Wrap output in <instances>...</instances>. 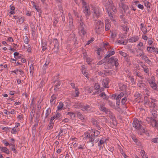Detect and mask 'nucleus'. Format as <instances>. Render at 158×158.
<instances>
[{"instance_id": "obj_1", "label": "nucleus", "mask_w": 158, "mask_h": 158, "mask_svg": "<svg viewBox=\"0 0 158 158\" xmlns=\"http://www.w3.org/2000/svg\"><path fill=\"white\" fill-rule=\"evenodd\" d=\"M59 44L56 39H54L53 41L51 42L49 46L54 54H57L59 52Z\"/></svg>"}, {"instance_id": "obj_2", "label": "nucleus", "mask_w": 158, "mask_h": 158, "mask_svg": "<svg viewBox=\"0 0 158 158\" xmlns=\"http://www.w3.org/2000/svg\"><path fill=\"white\" fill-rule=\"evenodd\" d=\"M133 127L138 130V133L140 135H142L143 133L146 132L145 129L141 125L139 122L134 121L133 123Z\"/></svg>"}, {"instance_id": "obj_3", "label": "nucleus", "mask_w": 158, "mask_h": 158, "mask_svg": "<svg viewBox=\"0 0 158 158\" xmlns=\"http://www.w3.org/2000/svg\"><path fill=\"white\" fill-rule=\"evenodd\" d=\"M79 25L78 26V29L79 34L81 35L84 36L85 33H86L85 31V25L82 22L81 20L79 21Z\"/></svg>"}, {"instance_id": "obj_4", "label": "nucleus", "mask_w": 158, "mask_h": 158, "mask_svg": "<svg viewBox=\"0 0 158 158\" xmlns=\"http://www.w3.org/2000/svg\"><path fill=\"white\" fill-rule=\"evenodd\" d=\"M103 26V23L101 21H97L96 22L95 30L96 33L99 34L102 30Z\"/></svg>"}, {"instance_id": "obj_5", "label": "nucleus", "mask_w": 158, "mask_h": 158, "mask_svg": "<svg viewBox=\"0 0 158 158\" xmlns=\"http://www.w3.org/2000/svg\"><path fill=\"white\" fill-rule=\"evenodd\" d=\"M108 62L112 66H115L116 68L119 65L118 60L114 56L111 57L109 59Z\"/></svg>"}, {"instance_id": "obj_6", "label": "nucleus", "mask_w": 158, "mask_h": 158, "mask_svg": "<svg viewBox=\"0 0 158 158\" xmlns=\"http://www.w3.org/2000/svg\"><path fill=\"white\" fill-rule=\"evenodd\" d=\"M80 2L82 3L83 8L84 10H88L90 9L94 10V8H93L92 6H89L83 0H80Z\"/></svg>"}, {"instance_id": "obj_7", "label": "nucleus", "mask_w": 158, "mask_h": 158, "mask_svg": "<svg viewBox=\"0 0 158 158\" xmlns=\"http://www.w3.org/2000/svg\"><path fill=\"white\" fill-rule=\"evenodd\" d=\"M95 137L94 135L91 134L89 135V141L87 143H89V145L91 147H93L94 145V140Z\"/></svg>"}, {"instance_id": "obj_8", "label": "nucleus", "mask_w": 158, "mask_h": 158, "mask_svg": "<svg viewBox=\"0 0 158 158\" xmlns=\"http://www.w3.org/2000/svg\"><path fill=\"white\" fill-rule=\"evenodd\" d=\"M147 50L148 52H155L156 54H158V48H155L154 46L148 47Z\"/></svg>"}, {"instance_id": "obj_9", "label": "nucleus", "mask_w": 158, "mask_h": 158, "mask_svg": "<svg viewBox=\"0 0 158 158\" xmlns=\"http://www.w3.org/2000/svg\"><path fill=\"white\" fill-rule=\"evenodd\" d=\"M109 82L110 80L108 78L103 79L102 81V84L103 87L105 88H108L109 87Z\"/></svg>"}, {"instance_id": "obj_10", "label": "nucleus", "mask_w": 158, "mask_h": 158, "mask_svg": "<svg viewBox=\"0 0 158 158\" xmlns=\"http://www.w3.org/2000/svg\"><path fill=\"white\" fill-rule=\"evenodd\" d=\"M78 106L81 109L83 110L88 111L91 109V106L89 105L84 106H82L81 104H79V105H78Z\"/></svg>"}, {"instance_id": "obj_11", "label": "nucleus", "mask_w": 158, "mask_h": 158, "mask_svg": "<svg viewBox=\"0 0 158 158\" xmlns=\"http://www.w3.org/2000/svg\"><path fill=\"white\" fill-rule=\"evenodd\" d=\"M112 3V0H108L107 5L106 6V9L107 10L110 9L115 10V9L114 8V7L113 6Z\"/></svg>"}, {"instance_id": "obj_12", "label": "nucleus", "mask_w": 158, "mask_h": 158, "mask_svg": "<svg viewBox=\"0 0 158 158\" xmlns=\"http://www.w3.org/2000/svg\"><path fill=\"white\" fill-rule=\"evenodd\" d=\"M91 122L93 125L97 127L98 130H100L101 127L99 126V123L97 120L94 118H92L91 120Z\"/></svg>"}, {"instance_id": "obj_13", "label": "nucleus", "mask_w": 158, "mask_h": 158, "mask_svg": "<svg viewBox=\"0 0 158 158\" xmlns=\"http://www.w3.org/2000/svg\"><path fill=\"white\" fill-rule=\"evenodd\" d=\"M148 81L150 84L152 88L154 90H156L157 87L156 83L151 79L148 80Z\"/></svg>"}, {"instance_id": "obj_14", "label": "nucleus", "mask_w": 158, "mask_h": 158, "mask_svg": "<svg viewBox=\"0 0 158 158\" xmlns=\"http://www.w3.org/2000/svg\"><path fill=\"white\" fill-rule=\"evenodd\" d=\"M131 137L137 145L140 146L141 145V143L139 140L136 138L135 135L131 134Z\"/></svg>"}, {"instance_id": "obj_15", "label": "nucleus", "mask_w": 158, "mask_h": 158, "mask_svg": "<svg viewBox=\"0 0 158 158\" xmlns=\"http://www.w3.org/2000/svg\"><path fill=\"white\" fill-rule=\"evenodd\" d=\"M109 117L110 118V119L112 121V123L114 125H116L117 124V122L116 121V118L114 115V114L113 113L111 114L109 116Z\"/></svg>"}, {"instance_id": "obj_16", "label": "nucleus", "mask_w": 158, "mask_h": 158, "mask_svg": "<svg viewBox=\"0 0 158 158\" xmlns=\"http://www.w3.org/2000/svg\"><path fill=\"white\" fill-rule=\"evenodd\" d=\"M151 124L153 127H155L156 128L158 127V123L155 119L153 118L152 117L151 118Z\"/></svg>"}, {"instance_id": "obj_17", "label": "nucleus", "mask_w": 158, "mask_h": 158, "mask_svg": "<svg viewBox=\"0 0 158 158\" xmlns=\"http://www.w3.org/2000/svg\"><path fill=\"white\" fill-rule=\"evenodd\" d=\"M56 100V97L55 95L53 94L51 97L50 102L52 105H54Z\"/></svg>"}, {"instance_id": "obj_18", "label": "nucleus", "mask_w": 158, "mask_h": 158, "mask_svg": "<svg viewBox=\"0 0 158 158\" xmlns=\"http://www.w3.org/2000/svg\"><path fill=\"white\" fill-rule=\"evenodd\" d=\"M98 106L99 109L101 111L105 112L108 109L105 107L104 105L102 103H100Z\"/></svg>"}, {"instance_id": "obj_19", "label": "nucleus", "mask_w": 158, "mask_h": 158, "mask_svg": "<svg viewBox=\"0 0 158 158\" xmlns=\"http://www.w3.org/2000/svg\"><path fill=\"white\" fill-rule=\"evenodd\" d=\"M106 139L104 140L103 138L100 140L98 144L99 150H101L102 148V145L104 143L106 142Z\"/></svg>"}, {"instance_id": "obj_20", "label": "nucleus", "mask_w": 158, "mask_h": 158, "mask_svg": "<svg viewBox=\"0 0 158 158\" xmlns=\"http://www.w3.org/2000/svg\"><path fill=\"white\" fill-rule=\"evenodd\" d=\"M121 20L124 22L125 24H124L122 26L123 27V30L124 31H126V32H128V31L129 28L127 27V24H126L127 23V21H125L124 19H122Z\"/></svg>"}, {"instance_id": "obj_21", "label": "nucleus", "mask_w": 158, "mask_h": 158, "mask_svg": "<svg viewBox=\"0 0 158 158\" xmlns=\"http://www.w3.org/2000/svg\"><path fill=\"white\" fill-rule=\"evenodd\" d=\"M54 116L55 117V118L56 119H58L61 120V118H62V115L61 114L59 113V112L56 111L55 114L54 115Z\"/></svg>"}, {"instance_id": "obj_22", "label": "nucleus", "mask_w": 158, "mask_h": 158, "mask_svg": "<svg viewBox=\"0 0 158 158\" xmlns=\"http://www.w3.org/2000/svg\"><path fill=\"white\" fill-rule=\"evenodd\" d=\"M139 38L137 36L132 37L129 39V41L130 42H134L138 41Z\"/></svg>"}, {"instance_id": "obj_23", "label": "nucleus", "mask_w": 158, "mask_h": 158, "mask_svg": "<svg viewBox=\"0 0 158 158\" xmlns=\"http://www.w3.org/2000/svg\"><path fill=\"white\" fill-rule=\"evenodd\" d=\"M14 55L16 59L22 58L23 56L22 55L20 54L19 52H15L14 53Z\"/></svg>"}, {"instance_id": "obj_24", "label": "nucleus", "mask_w": 158, "mask_h": 158, "mask_svg": "<svg viewBox=\"0 0 158 158\" xmlns=\"http://www.w3.org/2000/svg\"><path fill=\"white\" fill-rule=\"evenodd\" d=\"M0 149L2 152H4L6 154H9V151L8 149L6 147H0Z\"/></svg>"}, {"instance_id": "obj_25", "label": "nucleus", "mask_w": 158, "mask_h": 158, "mask_svg": "<svg viewBox=\"0 0 158 158\" xmlns=\"http://www.w3.org/2000/svg\"><path fill=\"white\" fill-rule=\"evenodd\" d=\"M51 112V109L50 108H48L46 110L45 113V119L48 118L49 114Z\"/></svg>"}, {"instance_id": "obj_26", "label": "nucleus", "mask_w": 158, "mask_h": 158, "mask_svg": "<svg viewBox=\"0 0 158 158\" xmlns=\"http://www.w3.org/2000/svg\"><path fill=\"white\" fill-rule=\"evenodd\" d=\"M141 66L143 68L144 72L149 75V69L147 67V66L145 65H141Z\"/></svg>"}, {"instance_id": "obj_27", "label": "nucleus", "mask_w": 158, "mask_h": 158, "mask_svg": "<svg viewBox=\"0 0 158 158\" xmlns=\"http://www.w3.org/2000/svg\"><path fill=\"white\" fill-rule=\"evenodd\" d=\"M75 113L77 114V117H78L79 118L81 119V120L84 119L83 116L80 112L77 111Z\"/></svg>"}, {"instance_id": "obj_28", "label": "nucleus", "mask_w": 158, "mask_h": 158, "mask_svg": "<svg viewBox=\"0 0 158 158\" xmlns=\"http://www.w3.org/2000/svg\"><path fill=\"white\" fill-rule=\"evenodd\" d=\"M134 74L136 76H137L138 77H139L140 79H143V77L141 76V73L139 71H135L134 73Z\"/></svg>"}, {"instance_id": "obj_29", "label": "nucleus", "mask_w": 158, "mask_h": 158, "mask_svg": "<svg viewBox=\"0 0 158 158\" xmlns=\"http://www.w3.org/2000/svg\"><path fill=\"white\" fill-rule=\"evenodd\" d=\"M128 78L130 80L132 85L135 84V80L133 76H131L130 75L127 76Z\"/></svg>"}, {"instance_id": "obj_30", "label": "nucleus", "mask_w": 158, "mask_h": 158, "mask_svg": "<svg viewBox=\"0 0 158 158\" xmlns=\"http://www.w3.org/2000/svg\"><path fill=\"white\" fill-rule=\"evenodd\" d=\"M105 30L106 31L109 30L110 27V24L108 22V21H105Z\"/></svg>"}, {"instance_id": "obj_31", "label": "nucleus", "mask_w": 158, "mask_h": 158, "mask_svg": "<svg viewBox=\"0 0 158 158\" xmlns=\"http://www.w3.org/2000/svg\"><path fill=\"white\" fill-rule=\"evenodd\" d=\"M110 33L111 34V38L113 40L116 36V33L115 31H110Z\"/></svg>"}, {"instance_id": "obj_32", "label": "nucleus", "mask_w": 158, "mask_h": 158, "mask_svg": "<svg viewBox=\"0 0 158 158\" xmlns=\"http://www.w3.org/2000/svg\"><path fill=\"white\" fill-rule=\"evenodd\" d=\"M64 105L62 102H59V105L57 106V110H60L62 109Z\"/></svg>"}, {"instance_id": "obj_33", "label": "nucleus", "mask_w": 158, "mask_h": 158, "mask_svg": "<svg viewBox=\"0 0 158 158\" xmlns=\"http://www.w3.org/2000/svg\"><path fill=\"white\" fill-rule=\"evenodd\" d=\"M124 95V93L123 92H121L117 96L116 98V100L118 102L120 101V99H121Z\"/></svg>"}, {"instance_id": "obj_34", "label": "nucleus", "mask_w": 158, "mask_h": 158, "mask_svg": "<svg viewBox=\"0 0 158 158\" xmlns=\"http://www.w3.org/2000/svg\"><path fill=\"white\" fill-rule=\"evenodd\" d=\"M112 10H107V12L108 14L109 15V16L110 17V19L111 20H113V14H112Z\"/></svg>"}, {"instance_id": "obj_35", "label": "nucleus", "mask_w": 158, "mask_h": 158, "mask_svg": "<svg viewBox=\"0 0 158 158\" xmlns=\"http://www.w3.org/2000/svg\"><path fill=\"white\" fill-rule=\"evenodd\" d=\"M67 114L70 115L71 118L72 119H73L75 117V114L72 112H69L67 113Z\"/></svg>"}, {"instance_id": "obj_36", "label": "nucleus", "mask_w": 158, "mask_h": 158, "mask_svg": "<svg viewBox=\"0 0 158 158\" xmlns=\"http://www.w3.org/2000/svg\"><path fill=\"white\" fill-rule=\"evenodd\" d=\"M93 135H94V137L98 136L99 135H100V132L98 131L97 130H94L93 131Z\"/></svg>"}, {"instance_id": "obj_37", "label": "nucleus", "mask_w": 158, "mask_h": 158, "mask_svg": "<svg viewBox=\"0 0 158 158\" xmlns=\"http://www.w3.org/2000/svg\"><path fill=\"white\" fill-rule=\"evenodd\" d=\"M54 123L50 122L49 124L48 125L47 128V130H51L53 127Z\"/></svg>"}, {"instance_id": "obj_38", "label": "nucleus", "mask_w": 158, "mask_h": 158, "mask_svg": "<svg viewBox=\"0 0 158 158\" xmlns=\"http://www.w3.org/2000/svg\"><path fill=\"white\" fill-rule=\"evenodd\" d=\"M153 116L152 117L153 118L155 119L157 117V112L155 110H152L151 112Z\"/></svg>"}, {"instance_id": "obj_39", "label": "nucleus", "mask_w": 158, "mask_h": 158, "mask_svg": "<svg viewBox=\"0 0 158 158\" xmlns=\"http://www.w3.org/2000/svg\"><path fill=\"white\" fill-rule=\"evenodd\" d=\"M94 11L93 14L94 16H95L97 17H99L100 16V14L99 10H94Z\"/></svg>"}, {"instance_id": "obj_40", "label": "nucleus", "mask_w": 158, "mask_h": 158, "mask_svg": "<svg viewBox=\"0 0 158 158\" xmlns=\"http://www.w3.org/2000/svg\"><path fill=\"white\" fill-rule=\"evenodd\" d=\"M143 2L144 4V6H145L147 7V8H148V7H150L151 5V4L149 2H148L147 1H143Z\"/></svg>"}, {"instance_id": "obj_41", "label": "nucleus", "mask_w": 158, "mask_h": 158, "mask_svg": "<svg viewBox=\"0 0 158 158\" xmlns=\"http://www.w3.org/2000/svg\"><path fill=\"white\" fill-rule=\"evenodd\" d=\"M69 25L71 27H72L73 26V19L72 17H69Z\"/></svg>"}, {"instance_id": "obj_42", "label": "nucleus", "mask_w": 158, "mask_h": 158, "mask_svg": "<svg viewBox=\"0 0 158 158\" xmlns=\"http://www.w3.org/2000/svg\"><path fill=\"white\" fill-rule=\"evenodd\" d=\"M99 95L102 98L104 99H106L107 96L105 92H102Z\"/></svg>"}, {"instance_id": "obj_43", "label": "nucleus", "mask_w": 158, "mask_h": 158, "mask_svg": "<svg viewBox=\"0 0 158 158\" xmlns=\"http://www.w3.org/2000/svg\"><path fill=\"white\" fill-rule=\"evenodd\" d=\"M23 40L24 43L26 44H28L29 41L28 37L27 36L24 37Z\"/></svg>"}, {"instance_id": "obj_44", "label": "nucleus", "mask_w": 158, "mask_h": 158, "mask_svg": "<svg viewBox=\"0 0 158 158\" xmlns=\"http://www.w3.org/2000/svg\"><path fill=\"white\" fill-rule=\"evenodd\" d=\"M144 57H145L144 60L146 62L149 64H151L152 62L150 60L148 57L147 56H144Z\"/></svg>"}, {"instance_id": "obj_45", "label": "nucleus", "mask_w": 158, "mask_h": 158, "mask_svg": "<svg viewBox=\"0 0 158 158\" xmlns=\"http://www.w3.org/2000/svg\"><path fill=\"white\" fill-rule=\"evenodd\" d=\"M82 74L89 79V77L88 76V73L87 72H86L85 70H82Z\"/></svg>"}, {"instance_id": "obj_46", "label": "nucleus", "mask_w": 158, "mask_h": 158, "mask_svg": "<svg viewBox=\"0 0 158 158\" xmlns=\"http://www.w3.org/2000/svg\"><path fill=\"white\" fill-rule=\"evenodd\" d=\"M56 83L55 84V85L54 86V87H56V88L60 89V81H55V83Z\"/></svg>"}, {"instance_id": "obj_47", "label": "nucleus", "mask_w": 158, "mask_h": 158, "mask_svg": "<svg viewBox=\"0 0 158 158\" xmlns=\"http://www.w3.org/2000/svg\"><path fill=\"white\" fill-rule=\"evenodd\" d=\"M127 98L125 97L122 99V101L121 102V103L122 104L124 105L126 103H127Z\"/></svg>"}, {"instance_id": "obj_48", "label": "nucleus", "mask_w": 158, "mask_h": 158, "mask_svg": "<svg viewBox=\"0 0 158 158\" xmlns=\"http://www.w3.org/2000/svg\"><path fill=\"white\" fill-rule=\"evenodd\" d=\"M18 131L17 128L15 127L13 128L11 131V133L12 134H16V132Z\"/></svg>"}, {"instance_id": "obj_49", "label": "nucleus", "mask_w": 158, "mask_h": 158, "mask_svg": "<svg viewBox=\"0 0 158 158\" xmlns=\"http://www.w3.org/2000/svg\"><path fill=\"white\" fill-rule=\"evenodd\" d=\"M33 12H34V11H31L30 10H27L26 13L27 15L29 16H31L32 14H33Z\"/></svg>"}, {"instance_id": "obj_50", "label": "nucleus", "mask_w": 158, "mask_h": 158, "mask_svg": "<svg viewBox=\"0 0 158 158\" xmlns=\"http://www.w3.org/2000/svg\"><path fill=\"white\" fill-rule=\"evenodd\" d=\"M34 67L33 64H31L30 66V72L33 74L34 72Z\"/></svg>"}, {"instance_id": "obj_51", "label": "nucleus", "mask_w": 158, "mask_h": 158, "mask_svg": "<svg viewBox=\"0 0 158 158\" xmlns=\"http://www.w3.org/2000/svg\"><path fill=\"white\" fill-rule=\"evenodd\" d=\"M39 121V120L37 118V117H35V123L34 124L33 126L35 127H37L38 125Z\"/></svg>"}, {"instance_id": "obj_52", "label": "nucleus", "mask_w": 158, "mask_h": 158, "mask_svg": "<svg viewBox=\"0 0 158 158\" xmlns=\"http://www.w3.org/2000/svg\"><path fill=\"white\" fill-rule=\"evenodd\" d=\"M58 22V21L57 20V18H55L53 22V25L54 27L56 26V24H57Z\"/></svg>"}, {"instance_id": "obj_53", "label": "nucleus", "mask_w": 158, "mask_h": 158, "mask_svg": "<svg viewBox=\"0 0 158 158\" xmlns=\"http://www.w3.org/2000/svg\"><path fill=\"white\" fill-rule=\"evenodd\" d=\"M143 90L144 92H145V93L146 94L148 95H149V91L148 88L146 87H144L143 89Z\"/></svg>"}, {"instance_id": "obj_54", "label": "nucleus", "mask_w": 158, "mask_h": 158, "mask_svg": "<svg viewBox=\"0 0 158 158\" xmlns=\"http://www.w3.org/2000/svg\"><path fill=\"white\" fill-rule=\"evenodd\" d=\"M120 6H122L123 10H127L128 8L127 6L123 3L121 4Z\"/></svg>"}, {"instance_id": "obj_55", "label": "nucleus", "mask_w": 158, "mask_h": 158, "mask_svg": "<svg viewBox=\"0 0 158 158\" xmlns=\"http://www.w3.org/2000/svg\"><path fill=\"white\" fill-rule=\"evenodd\" d=\"M19 71L20 72L19 74L23 77H24L25 76V74L23 71L20 69H18Z\"/></svg>"}, {"instance_id": "obj_56", "label": "nucleus", "mask_w": 158, "mask_h": 158, "mask_svg": "<svg viewBox=\"0 0 158 158\" xmlns=\"http://www.w3.org/2000/svg\"><path fill=\"white\" fill-rule=\"evenodd\" d=\"M19 21L20 23H22L24 21V18L23 17H21L20 18H19Z\"/></svg>"}, {"instance_id": "obj_57", "label": "nucleus", "mask_w": 158, "mask_h": 158, "mask_svg": "<svg viewBox=\"0 0 158 158\" xmlns=\"http://www.w3.org/2000/svg\"><path fill=\"white\" fill-rule=\"evenodd\" d=\"M119 53L120 55H122V56H123L124 57H125L127 56V54L126 53L124 52H123L122 51H119Z\"/></svg>"}, {"instance_id": "obj_58", "label": "nucleus", "mask_w": 158, "mask_h": 158, "mask_svg": "<svg viewBox=\"0 0 158 158\" xmlns=\"http://www.w3.org/2000/svg\"><path fill=\"white\" fill-rule=\"evenodd\" d=\"M83 11L86 17L89 16L90 14L89 10H83Z\"/></svg>"}, {"instance_id": "obj_59", "label": "nucleus", "mask_w": 158, "mask_h": 158, "mask_svg": "<svg viewBox=\"0 0 158 158\" xmlns=\"http://www.w3.org/2000/svg\"><path fill=\"white\" fill-rule=\"evenodd\" d=\"M142 31H143L144 34H145L148 32V31L146 28V27H144L143 28H140Z\"/></svg>"}, {"instance_id": "obj_60", "label": "nucleus", "mask_w": 158, "mask_h": 158, "mask_svg": "<svg viewBox=\"0 0 158 158\" xmlns=\"http://www.w3.org/2000/svg\"><path fill=\"white\" fill-rule=\"evenodd\" d=\"M94 88L95 89H98L100 88V85L98 83H95Z\"/></svg>"}, {"instance_id": "obj_61", "label": "nucleus", "mask_w": 158, "mask_h": 158, "mask_svg": "<svg viewBox=\"0 0 158 158\" xmlns=\"http://www.w3.org/2000/svg\"><path fill=\"white\" fill-rule=\"evenodd\" d=\"M11 149L12 151H14V152L16 153H17V151L16 150V147L15 145H14L12 148H11Z\"/></svg>"}, {"instance_id": "obj_62", "label": "nucleus", "mask_w": 158, "mask_h": 158, "mask_svg": "<svg viewBox=\"0 0 158 158\" xmlns=\"http://www.w3.org/2000/svg\"><path fill=\"white\" fill-rule=\"evenodd\" d=\"M92 61V60L90 59L89 57H87L86 58V61L88 64H91V62Z\"/></svg>"}, {"instance_id": "obj_63", "label": "nucleus", "mask_w": 158, "mask_h": 158, "mask_svg": "<svg viewBox=\"0 0 158 158\" xmlns=\"http://www.w3.org/2000/svg\"><path fill=\"white\" fill-rule=\"evenodd\" d=\"M152 142L155 143H158V137L153 139L152 140Z\"/></svg>"}, {"instance_id": "obj_64", "label": "nucleus", "mask_w": 158, "mask_h": 158, "mask_svg": "<svg viewBox=\"0 0 158 158\" xmlns=\"http://www.w3.org/2000/svg\"><path fill=\"white\" fill-rule=\"evenodd\" d=\"M106 114H107V115L109 117V116L112 114V112L110 111L108 109L105 112Z\"/></svg>"}]
</instances>
